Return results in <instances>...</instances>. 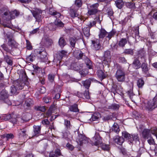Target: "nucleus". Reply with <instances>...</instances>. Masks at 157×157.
<instances>
[{"label": "nucleus", "instance_id": "nucleus-1", "mask_svg": "<svg viewBox=\"0 0 157 157\" xmlns=\"http://www.w3.org/2000/svg\"><path fill=\"white\" fill-rule=\"evenodd\" d=\"M17 73L19 75L20 80L14 81L13 85L11 86L10 92L11 94H17L19 90L22 89L25 85L23 80L25 79L26 77L25 73L23 70H21L17 71Z\"/></svg>", "mask_w": 157, "mask_h": 157}, {"label": "nucleus", "instance_id": "nucleus-2", "mask_svg": "<svg viewBox=\"0 0 157 157\" xmlns=\"http://www.w3.org/2000/svg\"><path fill=\"white\" fill-rule=\"evenodd\" d=\"M157 94L154 98L152 100L148 101L145 105V109L151 111L157 107Z\"/></svg>", "mask_w": 157, "mask_h": 157}, {"label": "nucleus", "instance_id": "nucleus-3", "mask_svg": "<svg viewBox=\"0 0 157 157\" xmlns=\"http://www.w3.org/2000/svg\"><path fill=\"white\" fill-rule=\"evenodd\" d=\"M115 77L119 82H123L125 78V72L122 69H119L116 71Z\"/></svg>", "mask_w": 157, "mask_h": 157}, {"label": "nucleus", "instance_id": "nucleus-4", "mask_svg": "<svg viewBox=\"0 0 157 157\" xmlns=\"http://www.w3.org/2000/svg\"><path fill=\"white\" fill-rule=\"evenodd\" d=\"M9 94L5 89L2 90L0 93V100H2L9 105H11V101L8 99Z\"/></svg>", "mask_w": 157, "mask_h": 157}, {"label": "nucleus", "instance_id": "nucleus-5", "mask_svg": "<svg viewBox=\"0 0 157 157\" xmlns=\"http://www.w3.org/2000/svg\"><path fill=\"white\" fill-rule=\"evenodd\" d=\"M103 58V63L105 64L108 65L111 61V55L110 52L109 51H106L104 52Z\"/></svg>", "mask_w": 157, "mask_h": 157}, {"label": "nucleus", "instance_id": "nucleus-6", "mask_svg": "<svg viewBox=\"0 0 157 157\" xmlns=\"http://www.w3.org/2000/svg\"><path fill=\"white\" fill-rule=\"evenodd\" d=\"M31 12L33 16L36 19V21H40L42 18V11L40 10L37 9L34 10H32Z\"/></svg>", "mask_w": 157, "mask_h": 157}, {"label": "nucleus", "instance_id": "nucleus-7", "mask_svg": "<svg viewBox=\"0 0 157 157\" xmlns=\"http://www.w3.org/2000/svg\"><path fill=\"white\" fill-rule=\"evenodd\" d=\"M102 143L101 137L98 134L95 135L92 139V144L96 146H98Z\"/></svg>", "mask_w": 157, "mask_h": 157}, {"label": "nucleus", "instance_id": "nucleus-8", "mask_svg": "<svg viewBox=\"0 0 157 157\" xmlns=\"http://www.w3.org/2000/svg\"><path fill=\"white\" fill-rule=\"evenodd\" d=\"M88 140L84 135L80 134L77 137L76 141L80 145H81L83 143H87L88 141Z\"/></svg>", "mask_w": 157, "mask_h": 157}, {"label": "nucleus", "instance_id": "nucleus-9", "mask_svg": "<svg viewBox=\"0 0 157 157\" xmlns=\"http://www.w3.org/2000/svg\"><path fill=\"white\" fill-rule=\"evenodd\" d=\"M64 24L59 19H56L54 24L52 23L50 26V27L51 28V26H52V28L51 29L53 30H55L56 29L57 27H63L64 26Z\"/></svg>", "mask_w": 157, "mask_h": 157}, {"label": "nucleus", "instance_id": "nucleus-10", "mask_svg": "<svg viewBox=\"0 0 157 157\" xmlns=\"http://www.w3.org/2000/svg\"><path fill=\"white\" fill-rule=\"evenodd\" d=\"M73 55L76 58L78 59H85L86 56L80 51L77 50L73 52Z\"/></svg>", "mask_w": 157, "mask_h": 157}, {"label": "nucleus", "instance_id": "nucleus-11", "mask_svg": "<svg viewBox=\"0 0 157 157\" xmlns=\"http://www.w3.org/2000/svg\"><path fill=\"white\" fill-rule=\"evenodd\" d=\"M93 48L95 50H98L101 48V45L99 41L98 40H92L91 41Z\"/></svg>", "mask_w": 157, "mask_h": 157}, {"label": "nucleus", "instance_id": "nucleus-12", "mask_svg": "<svg viewBox=\"0 0 157 157\" xmlns=\"http://www.w3.org/2000/svg\"><path fill=\"white\" fill-rule=\"evenodd\" d=\"M8 41V45L12 48H16L18 46V44L12 38H9Z\"/></svg>", "mask_w": 157, "mask_h": 157}, {"label": "nucleus", "instance_id": "nucleus-13", "mask_svg": "<svg viewBox=\"0 0 157 157\" xmlns=\"http://www.w3.org/2000/svg\"><path fill=\"white\" fill-rule=\"evenodd\" d=\"M113 140L115 142L119 145H121L124 141V139L122 137L118 136H115L113 138Z\"/></svg>", "mask_w": 157, "mask_h": 157}, {"label": "nucleus", "instance_id": "nucleus-14", "mask_svg": "<svg viewBox=\"0 0 157 157\" xmlns=\"http://www.w3.org/2000/svg\"><path fill=\"white\" fill-rule=\"evenodd\" d=\"M34 52L36 55H37L38 54L40 55L39 56L41 59L44 58L47 56V53L44 50L38 52L37 50H35L34 51Z\"/></svg>", "mask_w": 157, "mask_h": 157}, {"label": "nucleus", "instance_id": "nucleus-15", "mask_svg": "<svg viewBox=\"0 0 157 157\" xmlns=\"http://www.w3.org/2000/svg\"><path fill=\"white\" fill-rule=\"evenodd\" d=\"M139 139L138 135L136 134H134L131 135L129 142L130 143H133L135 142V143L139 142Z\"/></svg>", "mask_w": 157, "mask_h": 157}, {"label": "nucleus", "instance_id": "nucleus-16", "mask_svg": "<svg viewBox=\"0 0 157 157\" xmlns=\"http://www.w3.org/2000/svg\"><path fill=\"white\" fill-rule=\"evenodd\" d=\"M33 128V132L32 134L33 136L37 135L40 133L41 130L40 126L34 125Z\"/></svg>", "mask_w": 157, "mask_h": 157}, {"label": "nucleus", "instance_id": "nucleus-17", "mask_svg": "<svg viewBox=\"0 0 157 157\" xmlns=\"http://www.w3.org/2000/svg\"><path fill=\"white\" fill-rule=\"evenodd\" d=\"M115 3L116 6L119 9L122 8L124 5V2L122 0H117Z\"/></svg>", "mask_w": 157, "mask_h": 157}, {"label": "nucleus", "instance_id": "nucleus-18", "mask_svg": "<svg viewBox=\"0 0 157 157\" xmlns=\"http://www.w3.org/2000/svg\"><path fill=\"white\" fill-rule=\"evenodd\" d=\"M69 110L74 112H78L79 109H78L77 105L76 104H74L73 105H70L69 107Z\"/></svg>", "mask_w": 157, "mask_h": 157}, {"label": "nucleus", "instance_id": "nucleus-19", "mask_svg": "<svg viewBox=\"0 0 157 157\" xmlns=\"http://www.w3.org/2000/svg\"><path fill=\"white\" fill-rule=\"evenodd\" d=\"M108 33L104 29H101L100 31L99 34V37L100 38H103L107 35Z\"/></svg>", "mask_w": 157, "mask_h": 157}, {"label": "nucleus", "instance_id": "nucleus-20", "mask_svg": "<svg viewBox=\"0 0 157 157\" xmlns=\"http://www.w3.org/2000/svg\"><path fill=\"white\" fill-rule=\"evenodd\" d=\"M132 64L134 67L136 69H139L141 67V63L139 60L137 59H135L134 60Z\"/></svg>", "mask_w": 157, "mask_h": 157}, {"label": "nucleus", "instance_id": "nucleus-21", "mask_svg": "<svg viewBox=\"0 0 157 157\" xmlns=\"http://www.w3.org/2000/svg\"><path fill=\"white\" fill-rule=\"evenodd\" d=\"M9 13L10 14V17L11 19H14L15 17L18 16L19 14V12L16 10L10 12H9Z\"/></svg>", "mask_w": 157, "mask_h": 157}, {"label": "nucleus", "instance_id": "nucleus-22", "mask_svg": "<svg viewBox=\"0 0 157 157\" xmlns=\"http://www.w3.org/2000/svg\"><path fill=\"white\" fill-rule=\"evenodd\" d=\"M35 54L31 53V54L26 58L27 61L28 63L33 62L35 59Z\"/></svg>", "mask_w": 157, "mask_h": 157}, {"label": "nucleus", "instance_id": "nucleus-23", "mask_svg": "<svg viewBox=\"0 0 157 157\" xmlns=\"http://www.w3.org/2000/svg\"><path fill=\"white\" fill-rule=\"evenodd\" d=\"M122 136L124 138L127 140H128L129 141H130V139L131 137V135L129 134L128 132L126 131H124L122 132Z\"/></svg>", "mask_w": 157, "mask_h": 157}, {"label": "nucleus", "instance_id": "nucleus-24", "mask_svg": "<svg viewBox=\"0 0 157 157\" xmlns=\"http://www.w3.org/2000/svg\"><path fill=\"white\" fill-rule=\"evenodd\" d=\"M70 14L72 18L77 17L78 14L77 13V11L73 9H71L70 10Z\"/></svg>", "mask_w": 157, "mask_h": 157}, {"label": "nucleus", "instance_id": "nucleus-25", "mask_svg": "<svg viewBox=\"0 0 157 157\" xmlns=\"http://www.w3.org/2000/svg\"><path fill=\"white\" fill-rule=\"evenodd\" d=\"M101 114L99 113H94L92 116L91 119L93 121H97L101 117Z\"/></svg>", "mask_w": 157, "mask_h": 157}, {"label": "nucleus", "instance_id": "nucleus-26", "mask_svg": "<svg viewBox=\"0 0 157 157\" xmlns=\"http://www.w3.org/2000/svg\"><path fill=\"white\" fill-rule=\"evenodd\" d=\"M90 30L89 28L86 27H84L83 29L84 35L87 37H88L90 35Z\"/></svg>", "mask_w": 157, "mask_h": 157}, {"label": "nucleus", "instance_id": "nucleus-27", "mask_svg": "<svg viewBox=\"0 0 157 157\" xmlns=\"http://www.w3.org/2000/svg\"><path fill=\"white\" fill-rule=\"evenodd\" d=\"M59 46L62 48H63L66 44V41L63 37L60 38L59 39Z\"/></svg>", "mask_w": 157, "mask_h": 157}, {"label": "nucleus", "instance_id": "nucleus-28", "mask_svg": "<svg viewBox=\"0 0 157 157\" xmlns=\"http://www.w3.org/2000/svg\"><path fill=\"white\" fill-rule=\"evenodd\" d=\"M49 13L51 14L54 15L56 18V19H58L61 16V14L60 13L57 12L55 10L52 11L51 10H50Z\"/></svg>", "mask_w": 157, "mask_h": 157}, {"label": "nucleus", "instance_id": "nucleus-29", "mask_svg": "<svg viewBox=\"0 0 157 157\" xmlns=\"http://www.w3.org/2000/svg\"><path fill=\"white\" fill-rule=\"evenodd\" d=\"M113 131L118 133L120 132V130L119 126L117 124L114 123L112 127Z\"/></svg>", "mask_w": 157, "mask_h": 157}, {"label": "nucleus", "instance_id": "nucleus-30", "mask_svg": "<svg viewBox=\"0 0 157 157\" xmlns=\"http://www.w3.org/2000/svg\"><path fill=\"white\" fill-rule=\"evenodd\" d=\"M85 59V61L87 67L89 69H91L92 67V63L91 61L86 57Z\"/></svg>", "mask_w": 157, "mask_h": 157}, {"label": "nucleus", "instance_id": "nucleus-31", "mask_svg": "<svg viewBox=\"0 0 157 157\" xmlns=\"http://www.w3.org/2000/svg\"><path fill=\"white\" fill-rule=\"evenodd\" d=\"M150 130L148 129H144L142 132V135L144 138H148L149 135Z\"/></svg>", "mask_w": 157, "mask_h": 157}, {"label": "nucleus", "instance_id": "nucleus-32", "mask_svg": "<svg viewBox=\"0 0 157 157\" xmlns=\"http://www.w3.org/2000/svg\"><path fill=\"white\" fill-rule=\"evenodd\" d=\"M5 61L10 66H12L13 65V62L11 58L9 57L8 56H6L4 57Z\"/></svg>", "mask_w": 157, "mask_h": 157}, {"label": "nucleus", "instance_id": "nucleus-33", "mask_svg": "<svg viewBox=\"0 0 157 157\" xmlns=\"http://www.w3.org/2000/svg\"><path fill=\"white\" fill-rule=\"evenodd\" d=\"M145 52L143 50H141L138 52V56L141 59H144V61H145Z\"/></svg>", "mask_w": 157, "mask_h": 157}, {"label": "nucleus", "instance_id": "nucleus-34", "mask_svg": "<svg viewBox=\"0 0 157 157\" xmlns=\"http://www.w3.org/2000/svg\"><path fill=\"white\" fill-rule=\"evenodd\" d=\"M127 43V41L126 38H123L119 41L118 44L121 47H124Z\"/></svg>", "mask_w": 157, "mask_h": 157}, {"label": "nucleus", "instance_id": "nucleus-35", "mask_svg": "<svg viewBox=\"0 0 157 157\" xmlns=\"http://www.w3.org/2000/svg\"><path fill=\"white\" fill-rule=\"evenodd\" d=\"M67 53L66 51L63 50L60 52L58 54V55L59 57L58 58V59L59 60L62 59L63 57L66 56Z\"/></svg>", "mask_w": 157, "mask_h": 157}, {"label": "nucleus", "instance_id": "nucleus-36", "mask_svg": "<svg viewBox=\"0 0 157 157\" xmlns=\"http://www.w3.org/2000/svg\"><path fill=\"white\" fill-rule=\"evenodd\" d=\"M141 67L143 71L145 73H146L148 70V68L147 64L145 63H142Z\"/></svg>", "mask_w": 157, "mask_h": 157}, {"label": "nucleus", "instance_id": "nucleus-37", "mask_svg": "<svg viewBox=\"0 0 157 157\" xmlns=\"http://www.w3.org/2000/svg\"><path fill=\"white\" fill-rule=\"evenodd\" d=\"M26 130L24 128L20 129L18 130V132L20 136H22L23 137L26 136Z\"/></svg>", "mask_w": 157, "mask_h": 157}, {"label": "nucleus", "instance_id": "nucleus-38", "mask_svg": "<svg viewBox=\"0 0 157 157\" xmlns=\"http://www.w3.org/2000/svg\"><path fill=\"white\" fill-rule=\"evenodd\" d=\"M98 75L101 79H103L105 77L104 72L101 70H99L98 71Z\"/></svg>", "mask_w": 157, "mask_h": 157}, {"label": "nucleus", "instance_id": "nucleus-39", "mask_svg": "<svg viewBox=\"0 0 157 157\" xmlns=\"http://www.w3.org/2000/svg\"><path fill=\"white\" fill-rule=\"evenodd\" d=\"M4 13L5 16L9 14V11L6 7L2 8L0 9V13Z\"/></svg>", "mask_w": 157, "mask_h": 157}, {"label": "nucleus", "instance_id": "nucleus-40", "mask_svg": "<svg viewBox=\"0 0 157 157\" xmlns=\"http://www.w3.org/2000/svg\"><path fill=\"white\" fill-rule=\"evenodd\" d=\"M69 41L71 46L74 48L75 47L76 43V40L73 38L71 37L70 38Z\"/></svg>", "mask_w": 157, "mask_h": 157}, {"label": "nucleus", "instance_id": "nucleus-41", "mask_svg": "<svg viewBox=\"0 0 157 157\" xmlns=\"http://www.w3.org/2000/svg\"><path fill=\"white\" fill-rule=\"evenodd\" d=\"M33 104V101L31 99H28L25 101V104L28 107L31 106Z\"/></svg>", "mask_w": 157, "mask_h": 157}, {"label": "nucleus", "instance_id": "nucleus-42", "mask_svg": "<svg viewBox=\"0 0 157 157\" xmlns=\"http://www.w3.org/2000/svg\"><path fill=\"white\" fill-rule=\"evenodd\" d=\"M144 83V80L142 79H139L137 81V85L139 88H142Z\"/></svg>", "mask_w": 157, "mask_h": 157}, {"label": "nucleus", "instance_id": "nucleus-43", "mask_svg": "<svg viewBox=\"0 0 157 157\" xmlns=\"http://www.w3.org/2000/svg\"><path fill=\"white\" fill-rule=\"evenodd\" d=\"M70 135V132L68 131L66 132L63 131L62 133V135L63 136V137L65 138L70 139L71 137Z\"/></svg>", "mask_w": 157, "mask_h": 157}, {"label": "nucleus", "instance_id": "nucleus-44", "mask_svg": "<svg viewBox=\"0 0 157 157\" xmlns=\"http://www.w3.org/2000/svg\"><path fill=\"white\" fill-rule=\"evenodd\" d=\"M119 107V105L115 103L109 106V109H112L114 110L118 109Z\"/></svg>", "mask_w": 157, "mask_h": 157}, {"label": "nucleus", "instance_id": "nucleus-45", "mask_svg": "<svg viewBox=\"0 0 157 157\" xmlns=\"http://www.w3.org/2000/svg\"><path fill=\"white\" fill-rule=\"evenodd\" d=\"M83 85L86 88L88 89L90 84V81L89 80H86L83 82Z\"/></svg>", "mask_w": 157, "mask_h": 157}, {"label": "nucleus", "instance_id": "nucleus-46", "mask_svg": "<svg viewBox=\"0 0 157 157\" xmlns=\"http://www.w3.org/2000/svg\"><path fill=\"white\" fill-rule=\"evenodd\" d=\"M2 48L6 52L10 53V52L11 50L8 48L5 44H3L1 45Z\"/></svg>", "mask_w": 157, "mask_h": 157}, {"label": "nucleus", "instance_id": "nucleus-47", "mask_svg": "<svg viewBox=\"0 0 157 157\" xmlns=\"http://www.w3.org/2000/svg\"><path fill=\"white\" fill-rule=\"evenodd\" d=\"M99 6V4L98 3H96L90 6V8L93 10H96L97 12H98V7Z\"/></svg>", "mask_w": 157, "mask_h": 157}, {"label": "nucleus", "instance_id": "nucleus-48", "mask_svg": "<svg viewBox=\"0 0 157 157\" xmlns=\"http://www.w3.org/2000/svg\"><path fill=\"white\" fill-rule=\"evenodd\" d=\"M97 13V12H96V10H93V9H92L90 8L88 10V13L90 15H94Z\"/></svg>", "mask_w": 157, "mask_h": 157}, {"label": "nucleus", "instance_id": "nucleus-49", "mask_svg": "<svg viewBox=\"0 0 157 157\" xmlns=\"http://www.w3.org/2000/svg\"><path fill=\"white\" fill-rule=\"evenodd\" d=\"M115 33L113 31H112L111 32L108 33L107 35L106 36V38H108L109 40L112 38L113 35L115 34Z\"/></svg>", "mask_w": 157, "mask_h": 157}, {"label": "nucleus", "instance_id": "nucleus-50", "mask_svg": "<svg viewBox=\"0 0 157 157\" xmlns=\"http://www.w3.org/2000/svg\"><path fill=\"white\" fill-rule=\"evenodd\" d=\"M64 124L67 129H69L70 128L71 125L70 121L65 120Z\"/></svg>", "mask_w": 157, "mask_h": 157}, {"label": "nucleus", "instance_id": "nucleus-51", "mask_svg": "<svg viewBox=\"0 0 157 157\" xmlns=\"http://www.w3.org/2000/svg\"><path fill=\"white\" fill-rule=\"evenodd\" d=\"M35 109L36 110L40 111L42 112H44L45 110V109L44 106H36Z\"/></svg>", "mask_w": 157, "mask_h": 157}, {"label": "nucleus", "instance_id": "nucleus-52", "mask_svg": "<svg viewBox=\"0 0 157 157\" xmlns=\"http://www.w3.org/2000/svg\"><path fill=\"white\" fill-rule=\"evenodd\" d=\"M124 53L125 54L132 55L133 54V51L132 49H126L124 50Z\"/></svg>", "mask_w": 157, "mask_h": 157}, {"label": "nucleus", "instance_id": "nucleus-53", "mask_svg": "<svg viewBox=\"0 0 157 157\" xmlns=\"http://www.w3.org/2000/svg\"><path fill=\"white\" fill-rule=\"evenodd\" d=\"M5 137L6 138L7 140H8L10 139H12L13 138L14 136L13 134L10 133L6 134L5 135Z\"/></svg>", "mask_w": 157, "mask_h": 157}, {"label": "nucleus", "instance_id": "nucleus-54", "mask_svg": "<svg viewBox=\"0 0 157 157\" xmlns=\"http://www.w3.org/2000/svg\"><path fill=\"white\" fill-rule=\"evenodd\" d=\"M12 117V115H11V114H9L6 115L5 116L3 117L2 118L5 121H7L9 119H11Z\"/></svg>", "mask_w": 157, "mask_h": 157}, {"label": "nucleus", "instance_id": "nucleus-55", "mask_svg": "<svg viewBox=\"0 0 157 157\" xmlns=\"http://www.w3.org/2000/svg\"><path fill=\"white\" fill-rule=\"evenodd\" d=\"M44 101L46 103H48L51 101V98L49 97H45L43 98Z\"/></svg>", "mask_w": 157, "mask_h": 157}, {"label": "nucleus", "instance_id": "nucleus-56", "mask_svg": "<svg viewBox=\"0 0 157 157\" xmlns=\"http://www.w3.org/2000/svg\"><path fill=\"white\" fill-rule=\"evenodd\" d=\"M126 6L128 8H133L135 6V4L133 3L127 2Z\"/></svg>", "mask_w": 157, "mask_h": 157}, {"label": "nucleus", "instance_id": "nucleus-57", "mask_svg": "<svg viewBox=\"0 0 157 157\" xmlns=\"http://www.w3.org/2000/svg\"><path fill=\"white\" fill-rule=\"evenodd\" d=\"M26 48L29 50H31L32 49V47L31 45V43L28 40H26Z\"/></svg>", "mask_w": 157, "mask_h": 157}, {"label": "nucleus", "instance_id": "nucleus-58", "mask_svg": "<svg viewBox=\"0 0 157 157\" xmlns=\"http://www.w3.org/2000/svg\"><path fill=\"white\" fill-rule=\"evenodd\" d=\"M11 21L10 20L8 21L7 24L6 23H3L2 25L5 27L10 28L11 26Z\"/></svg>", "mask_w": 157, "mask_h": 157}, {"label": "nucleus", "instance_id": "nucleus-59", "mask_svg": "<svg viewBox=\"0 0 157 157\" xmlns=\"http://www.w3.org/2000/svg\"><path fill=\"white\" fill-rule=\"evenodd\" d=\"M55 75H54L49 74L48 75V79L49 81L52 82L54 81Z\"/></svg>", "mask_w": 157, "mask_h": 157}, {"label": "nucleus", "instance_id": "nucleus-60", "mask_svg": "<svg viewBox=\"0 0 157 157\" xmlns=\"http://www.w3.org/2000/svg\"><path fill=\"white\" fill-rule=\"evenodd\" d=\"M101 148L104 150L108 151L109 149V146L108 145L103 144Z\"/></svg>", "mask_w": 157, "mask_h": 157}, {"label": "nucleus", "instance_id": "nucleus-61", "mask_svg": "<svg viewBox=\"0 0 157 157\" xmlns=\"http://www.w3.org/2000/svg\"><path fill=\"white\" fill-rule=\"evenodd\" d=\"M14 115L13 114L12 115V117L11 119L10 120V121L12 122L13 124H16L17 122V119L14 117Z\"/></svg>", "mask_w": 157, "mask_h": 157}, {"label": "nucleus", "instance_id": "nucleus-62", "mask_svg": "<svg viewBox=\"0 0 157 157\" xmlns=\"http://www.w3.org/2000/svg\"><path fill=\"white\" fill-rule=\"evenodd\" d=\"M75 3L78 7H80L82 5L81 0H75Z\"/></svg>", "mask_w": 157, "mask_h": 157}, {"label": "nucleus", "instance_id": "nucleus-63", "mask_svg": "<svg viewBox=\"0 0 157 157\" xmlns=\"http://www.w3.org/2000/svg\"><path fill=\"white\" fill-rule=\"evenodd\" d=\"M147 142L150 145H154L155 142L154 139L152 138L151 137L150 139L147 140Z\"/></svg>", "mask_w": 157, "mask_h": 157}, {"label": "nucleus", "instance_id": "nucleus-64", "mask_svg": "<svg viewBox=\"0 0 157 157\" xmlns=\"http://www.w3.org/2000/svg\"><path fill=\"white\" fill-rule=\"evenodd\" d=\"M84 95L86 98V99H89L90 98L89 92L88 90L85 91L84 93Z\"/></svg>", "mask_w": 157, "mask_h": 157}]
</instances>
